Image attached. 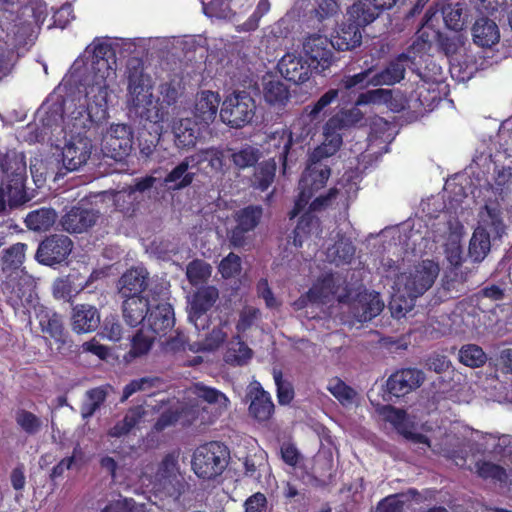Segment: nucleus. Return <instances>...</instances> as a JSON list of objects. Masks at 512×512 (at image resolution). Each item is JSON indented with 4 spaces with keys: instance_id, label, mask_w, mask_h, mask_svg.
Listing matches in <instances>:
<instances>
[{
    "instance_id": "19",
    "label": "nucleus",
    "mask_w": 512,
    "mask_h": 512,
    "mask_svg": "<svg viewBox=\"0 0 512 512\" xmlns=\"http://www.w3.org/2000/svg\"><path fill=\"white\" fill-rule=\"evenodd\" d=\"M340 283V277L327 274L319 279L309 290L307 296L299 299L295 305L297 308H302L305 306L306 300L311 302L326 303L331 301L333 298H336L339 302H343L345 295L339 292Z\"/></svg>"
},
{
    "instance_id": "49",
    "label": "nucleus",
    "mask_w": 512,
    "mask_h": 512,
    "mask_svg": "<svg viewBox=\"0 0 512 512\" xmlns=\"http://www.w3.org/2000/svg\"><path fill=\"white\" fill-rule=\"evenodd\" d=\"M106 396V391L100 386L88 390L81 405L82 416L91 417L103 404Z\"/></svg>"
},
{
    "instance_id": "30",
    "label": "nucleus",
    "mask_w": 512,
    "mask_h": 512,
    "mask_svg": "<svg viewBox=\"0 0 512 512\" xmlns=\"http://www.w3.org/2000/svg\"><path fill=\"white\" fill-rule=\"evenodd\" d=\"M294 122L290 129L281 128L272 133L269 137L268 144L278 150L279 161L282 162L284 171L287 166V156L289 149L295 143L303 142L308 136H299L294 133Z\"/></svg>"
},
{
    "instance_id": "13",
    "label": "nucleus",
    "mask_w": 512,
    "mask_h": 512,
    "mask_svg": "<svg viewBox=\"0 0 512 512\" xmlns=\"http://www.w3.org/2000/svg\"><path fill=\"white\" fill-rule=\"evenodd\" d=\"M315 31L306 32L301 39L303 54L307 57L310 65L317 73L328 70L335 62L333 48L330 38L324 32L327 25L312 27Z\"/></svg>"
},
{
    "instance_id": "39",
    "label": "nucleus",
    "mask_w": 512,
    "mask_h": 512,
    "mask_svg": "<svg viewBox=\"0 0 512 512\" xmlns=\"http://www.w3.org/2000/svg\"><path fill=\"white\" fill-rule=\"evenodd\" d=\"M196 157H186L179 163L164 179L166 184H172L173 189H182L190 185L194 178V173L188 172V168L194 167Z\"/></svg>"
},
{
    "instance_id": "2",
    "label": "nucleus",
    "mask_w": 512,
    "mask_h": 512,
    "mask_svg": "<svg viewBox=\"0 0 512 512\" xmlns=\"http://www.w3.org/2000/svg\"><path fill=\"white\" fill-rule=\"evenodd\" d=\"M340 120L330 117L323 127L324 141L310 155V164L299 183L300 193L290 219L295 218L306 207L314 192L323 188L330 177V169L322 160L333 156L341 147L343 140L340 134Z\"/></svg>"
},
{
    "instance_id": "38",
    "label": "nucleus",
    "mask_w": 512,
    "mask_h": 512,
    "mask_svg": "<svg viewBox=\"0 0 512 512\" xmlns=\"http://www.w3.org/2000/svg\"><path fill=\"white\" fill-rule=\"evenodd\" d=\"M156 181V178L147 176L138 180L134 186H130L128 189L117 191L114 195V202L118 209H128V205L132 204L136 200L135 194L137 192H144L150 189Z\"/></svg>"
},
{
    "instance_id": "34",
    "label": "nucleus",
    "mask_w": 512,
    "mask_h": 512,
    "mask_svg": "<svg viewBox=\"0 0 512 512\" xmlns=\"http://www.w3.org/2000/svg\"><path fill=\"white\" fill-rule=\"evenodd\" d=\"M263 97L268 104L282 107L289 101L290 93L280 79L268 75L263 78Z\"/></svg>"
},
{
    "instance_id": "33",
    "label": "nucleus",
    "mask_w": 512,
    "mask_h": 512,
    "mask_svg": "<svg viewBox=\"0 0 512 512\" xmlns=\"http://www.w3.org/2000/svg\"><path fill=\"white\" fill-rule=\"evenodd\" d=\"M12 287V292L23 303L34 305L37 297L35 293L36 281L23 269L16 271V277L8 283Z\"/></svg>"
},
{
    "instance_id": "3",
    "label": "nucleus",
    "mask_w": 512,
    "mask_h": 512,
    "mask_svg": "<svg viewBox=\"0 0 512 512\" xmlns=\"http://www.w3.org/2000/svg\"><path fill=\"white\" fill-rule=\"evenodd\" d=\"M66 115L63 118L65 144L62 148L61 161L67 171H76L84 166L92 153V142L84 135V132L90 128L92 123L103 121L104 119L91 118L84 126L77 125L78 116L89 112L88 105H83L81 99L77 104H64Z\"/></svg>"
},
{
    "instance_id": "5",
    "label": "nucleus",
    "mask_w": 512,
    "mask_h": 512,
    "mask_svg": "<svg viewBox=\"0 0 512 512\" xmlns=\"http://www.w3.org/2000/svg\"><path fill=\"white\" fill-rule=\"evenodd\" d=\"M123 316L130 326L143 323L154 333H166L174 325L171 305L155 295L126 298Z\"/></svg>"
},
{
    "instance_id": "14",
    "label": "nucleus",
    "mask_w": 512,
    "mask_h": 512,
    "mask_svg": "<svg viewBox=\"0 0 512 512\" xmlns=\"http://www.w3.org/2000/svg\"><path fill=\"white\" fill-rule=\"evenodd\" d=\"M255 109V101L247 92L235 91L224 99L219 115L223 123L240 128L252 120Z\"/></svg>"
},
{
    "instance_id": "7",
    "label": "nucleus",
    "mask_w": 512,
    "mask_h": 512,
    "mask_svg": "<svg viewBox=\"0 0 512 512\" xmlns=\"http://www.w3.org/2000/svg\"><path fill=\"white\" fill-rule=\"evenodd\" d=\"M152 88V81L148 75L139 70L131 72L128 80L127 107L130 114L159 125L165 120L167 113L154 97Z\"/></svg>"
},
{
    "instance_id": "29",
    "label": "nucleus",
    "mask_w": 512,
    "mask_h": 512,
    "mask_svg": "<svg viewBox=\"0 0 512 512\" xmlns=\"http://www.w3.org/2000/svg\"><path fill=\"white\" fill-rule=\"evenodd\" d=\"M201 127L203 126L197 120L190 118L175 121L172 131L176 146L182 149L194 147L200 137Z\"/></svg>"
},
{
    "instance_id": "42",
    "label": "nucleus",
    "mask_w": 512,
    "mask_h": 512,
    "mask_svg": "<svg viewBox=\"0 0 512 512\" xmlns=\"http://www.w3.org/2000/svg\"><path fill=\"white\" fill-rule=\"evenodd\" d=\"M251 357L252 350L239 337L229 342L224 354L225 362L235 366L246 364Z\"/></svg>"
},
{
    "instance_id": "55",
    "label": "nucleus",
    "mask_w": 512,
    "mask_h": 512,
    "mask_svg": "<svg viewBox=\"0 0 512 512\" xmlns=\"http://www.w3.org/2000/svg\"><path fill=\"white\" fill-rule=\"evenodd\" d=\"M447 260L452 266H459L462 263V246L461 234L459 232H451L445 243L444 249Z\"/></svg>"
},
{
    "instance_id": "44",
    "label": "nucleus",
    "mask_w": 512,
    "mask_h": 512,
    "mask_svg": "<svg viewBox=\"0 0 512 512\" xmlns=\"http://www.w3.org/2000/svg\"><path fill=\"white\" fill-rule=\"evenodd\" d=\"M415 297H410L405 291L393 285V294L389 303V309L394 318H402L410 312L415 303Z\"/></svg>"
},
{
    "instance_id": "62",
    "label": "nucleus",
    "mask_w": 512,
    "mask_h": 512,
    "mask_svg": "<svg viewBox=\"0 0 512 512\" xmlns=\"http://www.w3.org/2000/svg\"><path fill=\"white\" fill-rule=\"evenodd\" d=\"M512 386H485V396L492 401L512 403Z\"/></svg>"
},
{
    "instance_id": "41",
    "label": "nucleus",
    "mask_w": 512,
    "mask_h": 512,
    "mask_svg": "<svg viewBox=\"0 0 512 512\" xmlns=\"http://www.w3.org/2000/svg\"><path fill=\"white\" fill-rule=\"evenodd\" d=\"M376 410L386 422L393 425L398 433L403 434L407 432V429L409 428V421L408 415L404 409L396 408L390 404H377Z\"/></svg>"
},
{
    "instance_id": "20",
    "label": "nucleus",
    "mask_w": 512,
    "mask_h": 512,
    "mask_svg": "<svg viewBox=\"0 0 512 512\" xmlns=\"http://www.w3.org/2000/svg\"><path fill=\"white\" fill-rule=\"evenodd\" d=\"M71 250L72 242L69 237L53 235L39 245L36 259L42 264L52 266L63 262Z\"/></svg>"
},
{
    "instance_id": "46",
    "label": "nucleus",
    "mask_w": 512,
    "mask_h": 512,
    "mask_svg": "<svg viewBox=\"0 0 512 512\" xmlns=\"http://www.w3.org/2000/svg\"><path fill=\"white\" fill-rule=\"evenodd\" d=\"M212 270V266L206 261L195 259L187 265L186 276L190 284L197 286L208 281Z\"/></svg>"
},
{
    "instance_id": "45",
    "label": "nucleus",
    "mask_w": 512,
    "mask_h": 512,
    "mask_svg": "<svg viewBox=\"0 0 512 512\" xmlns=\"http://www.w3.org/2000/svg\"><path fill=\"white\" fill-rule=\"evenodd\" d=\"M229 322L223 320L219 326L214 327L209 334L205 336L203 340L198 342L197 350L201 351H213L220 347L225 341L228 335Z\"/></svg>"
},
{
    "instance_id": "16",
    "label": "nucleus",
    "mask_w": 512,
    "mask_h": 512,
    "mask_svg": "<svg viewBox=\"0 0 512 512\" xmlns=\"http://www.w3.org/2000/svg\"><path fill=\"white\" fill-rule=\"evenodd\" d=\"M133 131L127 124H111L102 136L101 150L103 154L114 160L121 161L132 151Z\"/></svg>"
},
{
    "instance_id": "25",
    "label": "nucleus",
    "mask_w": 512,
    "mask_h": 512,
    "mask_svg": "<svg viewBox=\"0 0 512 512\" xmlns=\"http://www.w3.org/2000/svg\"><path fill=\"white\" fill-rule=\"evenodd\" d=\"M383 308L384 302L379 293L366 291L359 293L357 299L349 305L353 318L360 323L370 321L379 315Z\"/></svg>"
},
{
    "instance_id": "32",
    "label": "nucleus",
    "mask_w": 512,
    "mask_h": 512,
    "mask_svg": "<svg viewBox=\"0 0 512 512\" xmlns=\"http://www.w3.org/2000/svg\"><path fill=\"white\" fill-rule=\"evenodd\" d=\"M100 324V315L96 307L89 304H80L74 307L72 314V327L77 333L94 331Z\"/></svg>"
},
{
    "instance_id": "17",
    "label": "nucleus",
    "mask_w": 512,
    "mask_h": 512,
    "mask_svg": "<svg viewBox=\"0 0 512 512\" xmlns=\"http://www.w3.org/2000/svg\"><path fill=\"white\" fill-rule=\"evenodd\" d=\"M297 6L303 11V22L307 27H322L340 9L336 0H299Z\"/></svg>"
},
{
    "instance_id": "47",
    "label": "nucleus",
    "mask_w": 512,
    "mask_h": 512,
    "mask_svg": "<svg viewBox=\"0 0 512 512\" xmlns=\"http://www.w3.org/2000/svg\"><path fill=\"white\" fill-rule=\"evenodd\" d=\"M192 157H196L195 165L198 166L201 163L207 161L208 166L214 172H222L224 168L225 155L224 151L220 148L211 147L205 150H200Z\"/></svg>"
},
{
    "instance_id": "63",
    "label": "nucleus",
    "mask_w": 512,
    "mask_h": 512,
    "mask_svg": "<svg viewBox=\"0 0 512 512\" xmlns=\"http://www.w3.org/2000/svg\"><path fill=\"white\" fill-rule=\"evenodd\" d=\"M270 10V3L268 0H259L256 10L252 14V16L242 24L241 29L244 31H252L255 30L258 25L261 17L267 14Z\"/></svg>"
},
{
    "instance_id": "6",
    "label": "nucleus",
    "mask_w": 512,
    "mask_h": 512,
    "mask_svg": "<svg viewBox=\"0 0 512 512\" xmlns=\"http://www.w3.org/2000/svg\"><path fill=\"white\" fill-rule=\"evenodd\" d=\"M429 47L430 44L426 40L416 41L407 54L399 55L380 73L372 75V70L367 69L358 74L343 77L341 85L345 90L355 87L365 88L368 85H393L404 78L406 67L417 64V57L427 52Z\"/></svg>"
},
{
    "instance_id": "4",
    "label": "nucleus",
    "mask_w": 512,
    "mask_h": 512,
    "mask_svg": "<svg viewBox=\"0 0 512 512\" xmlns=\"http://www.w3.org/2000/svg\"><path fill=\"white\" fill-rule=\"evenodd\" d=\"M357 191L358 175L353 171H349L342 176L340 181L329 191L327 196L315 198L309 206V211L301 216L294 230V245L302 247L304 243H307L308 246L313 244L314 248L312 250L314 251L318 246L321 229L318 220L315 219L310 212L328 206L331 200L337 196H339L341 200L347 201L352 198Z\"/></svg>"
},
{
    "instance_id": "59",
    "label": "nucleus",
    "mask_w": 512,
    "mask_h": 512,
    "mask_svg": "<svg viewBox=\"0 0 512 512\" xmlns=\"http://www.w3.org/2000/svg\"><path fill=\"white\" fill-rule=\"evenodd\" d=\"M231 159L236 167L245 169L253 166L259 160V151L254 147L246 146L231 153Z\"/></svg>"
},
{
    "instance_id": "27",
    "label": "nucleus",
    "mask_w": 512,
    "mask_h": 512,
    "mask_svg": "<svg viewBox=\"0 0 512 512\" xmlns=\"http://www.w3.org/2000/svg\"><path fill=\"white\" fill-rule=\"evenodd\" d=\"M250 404L248 411L250 416L258 422L268 421L274 413V404L271 396L263 389V386H255L248 393Z\"/></svg>"
},
{
    "instance_id": "58",
    "label": "nucleus",
    "mask_w": 512,
    "mask_h": 512,
    "mask_svg": "<svg viewBox=\"0 0 512 512\" xmlns=\"http://www.w3.org/2000/svg\"><path fill=\"white\" fill-rule=\"evenodd\" d=\"M241 270V258L232 252L224 257L218 265V272L224 279H230L238 276L241 273Z\"/></svg>"
},
{
    "instance_id": "48",
    "label": "nucleus",
    "mask_w": 512,
    "mask_h": 512,
    "mask_svg": "<svg viewBox=\"0 0 512 512\" xmlns=\"http://www.w3.org/2000/svg\"><path fill=\"white\" fill-rule=\"evenodd\" d=\"M14 418L17 426L28 435H35L42 429L41 418L26 409H17Z\"/></svg>"
},
{
    "instance_id": "40",
    "label": "nucleus",
    "mask_w": 512,
    "mask_h": 512,
    "mask_svg": "<svg viewBox=\"0 0 512 512\" xmlns=\"http://www.w3.org/2000/svg\"><path fill=\"white\" fill-rule=\"evenodd\" d=\"M355 253V248L349 239L341 237L332 246L327 247L326 258L336 265L348 264Z\"/></svg>"
},
{
    "instance_id": "53",
    "label": "nucleus",
    "mask_w": 512,
    "mask_h": 512,
    "mask_svg": "<svg viewBox=\"0 0 512 512\" xmlns=\"http://www.w3.org/2000/svg\"><path fill=\"white\" fill-rule=\"evenodd\" d=\"M424 373L417 368H404L391 374L386 384H421L424 382Z\"/></svg>"
},
{
    "instance_id": "60",
    "label": "nucleus",
    "mask_w": 512,
    "mask_h": 512,
    "mask_svg": "<svg viewBox=\"0 0 512 512\" xmlns=\"http://www.w3.org/2000/svg\"><path fill=\"white\" fill-rule=\"evenodd\" d=\"M390 90L387 89H375L371 91H367L365 93H361L357 100L356 105H366V104H376V103H382L387 102L390 99Z\"/></svg>"
},
{
    "instance_id": "61",
    "label": "nucleus",
    "mask_w": 512,
    "mask_h": 512,
    "mask_svg": "<svg viewBox=\"0 0 512 512\" xmlns=\"http://www.w3.org/2000/svg\"><path fill=\"white\" fill-rule=\"evenodd\" d=\"M476 467L478 475L484 479L502 480L505 476V469L492 462H477Z\"/></svg>"
},
{
    "instance_id": "57",
    "label": "nucleus",
    "mask_w": 512,
    "mask_h": 512,
    "mask_svg": "<svg viewBox=\"0 0 512 512\" xmlns=\"http://www.w3.org/2000/svg\"><path fill=\"white\" fill-rule=\"evenodd\" d=\"M26 244L16 243L5 250L3 256L4 269H19L25 259Z\"/></svg>"
},
{
    "instance_id": "56",
    "label": "nucleus",
    "mask_w": 512,
    "mask_h": 512,
    "mask_svg": "<svg viewBox=\"0 0 512 512\" xmlns=\"http://www.w3.org/2000/svg\"><path fill=\"white\" fill-rule=\"evenodd\" d=\"M102 512H146V507L144 504H138L133 498L120 496L109 501Z\"/></svg>"
},
{
    "instance_id": "8",
    "label": "nucleus",
    "mask_w": 512,
    "mask_h": 512,
    "mask_svg": "<svg viewBox=\"0 0 512 512\" xmlns=\"http://www.w3.org/2000/svg\"><path fill=\"white\" fill-rule=\"evenodd\" d=\"M502 210L497 202L487 203L478 214V225L469 243L468 253L475 262H481L491 248V239H501L505 234Z\"/></svg>"
},
{
    "instance_id": "18",
    "label": "nucleus",
    "mask_w": 512,
    "mask_h": 512,
    "mask_svg": "<svg viewBox=\"0 0 512 512\" xmlns=\"http://www.w3.org/2000/svg\"><path fill=\"white\" fill-rule=\"evenodd\" d=\"M263 209L251 205L238 210L234 219L236 226L230 231L228 238L233 247H242L246 243V234L253 231L261 221Z\"/></svg>"
},
{
    "instance_id": "22",
    "label": "nucleus",
    "mask_w": 512,
    "mask_h": 512,
    "mask_svg": "<svg viewBox=\"0 0 512 512\" xmlns=\"http://www.w3.org/2000/svg\"><path fill=\"white\" fill-rule=\"evenodd\" d=\"M279 73L287 80L302 84L310 79L312 65L295 51L285 53L278 61Z\"/></svg>"
},
{
    "instance_id": "36",
    "label": "nucleus",
    "mask_w": 512,
    "mask_h": 512,
    "mask_svg": "<svg viewBox=\"0 0 512 512\" xmlns=\"http://www.w3.org/2000/svg\"><path fill=\"white\" fill-rule=\"evenodd\" d=\"M146 414L143 406H134L127 410L124 418L115 423L113 427L108 430V436L112 438H120L131 432V430L140 423Z\"/></svg>"
},
{
    "instance_id": "10",
    "label": "nucleus",
    "mask_w": 512,
    "mask_h": 512,
    "mask_svg": "<svg viewBox=\"0 0 512 512\" xmlns=\"http://www.w3.org/2000/svg\"><path fill=\"white\" fill-rule=\"evenodd\" d=\"M27 168L24 155L16 151L8 152L0 160V212L6 203L16 205L23 199Z\"/></svg>"
},
{
    "instance_id": "52",
    "label": "nucleus",
    "mask_w": 512,
    "mask_h": 512,
    "mask_svg": "<svg viewBox=\"0 0 512 512\" xmlns=\"http://www.w3.org/2000/svg\"><path fill=\"white\" fill-rule=\"evenodd\" d=\"M276 171L274 159L261 163L255 172L253 183L261 190H266L273 182Z\"/></svg>"
},
{
    "instance_id": "51",
    "label": "nucleus",
    "mask_w": 512,
    "mask_h": 512,
    "mask_svg": "<svg viewBox=\"0 0 512 512\" xmlns=\"http://www.w3.org/2000/svg\"><path fill=\"white\" fill-rule=\"evenodd\" d=\"M145 331L141 329L132 339L130 357H139L145 355L152 347L155 334L152 330Z\"/></svg>"
},
{
    "instance_id": "15",
    "label": "nucleus",
    "mask_w": 512,
    "mask_h": 512,
    "mask_svg": "<svg viewBox=\"0 0 512 512\" xmlns=\"http://www.w3.org/2000/svg\"><path fill=\"white\" fill-rule=\"evenodd\" d=\"M338 95V89H330L313 105L305 107L300 116L294 120V133L300 137L314 135L327 116L329 106L337 99Z\"/></svg>"
},
{
    "instance_id": "43",
    "label": "nucleus",
    "mask_w": 512,
    "mask_h": 512,
    "mask_svg": "<svg viewBox=\"0 0 512 512\" xmlns=\"http://www.w3.org/2000/svg\"><path fill=\"white\" fill-rule=\"evenodd\" d=\"M56 218L57 214L53 209L41 208L30 212L25 218V223L31 230L45 231L53 226Z\"/></svg>"
},
{
    "instance_id": "9",
    "label": "nucleus",
    "mask_w": 512,
    "mask_h": 512,
    "mask_svg": "<svg viewBox=\"0 0 512 512\" xmlns=\"http://www.w3.org/2000/svg\"><path fill=\"white\" fill-rule=\"evenodd\" d=\"M386 277L395 276L394 285L400 291H405L410 297L418 298L423 295L434 283L439 274V266L432 260H423L407 270L396 275L398 266L392 259L383 261Z\"/></svg>"
},
{
    "instance_id": "21",
    "label": "nucleus",
    "mask_w": 512,
    "mask_h": 512,
    "mask_svg": "<svg viewBox=\"0 0 512 512\" xmlns=\"http://www.w3.org/2000/svg\"><path fill=\"white\" fill-rule=\"evenodd\" d=\"M347 20L353 23L339 25L330 35L331 46L338 51H348L359 46L362 42L360 27L368 24L359 23L356 17L349 15V10L347 11Z\"/></svg>"
},
{
    "instance_id": "23",
    "label": "nucleus",
    "mask_w": 512,
    "mask_h": 512,
    "mask_svg": "<svg viewBox=\"0 0 512 512\" xmlns=\"http://www.w3.org/2000/svg\"><path fill=\"white\" fill-rule=\"evenodd\" d=\"M219 297L218 289L214 286H206L199 289L190 302L189 320L198 330L204 328L207 323L206 312L214 305Z\"/></svg>"
},
{
    "instance_id": "37",
    "label": "nucleus",
    "mask_w": 512,
    "mask_h": 512,
    "mask_svg": "<svg viewBox=\"0 0 512 512\" xmlns=\"http://www.w3.org/2000/svg\"><path fill=\"white\" fill-rule=\"evenodd\" d=\"M442 17L446 27L455 32L466 26L467 10L462 2H449L442 7Z\"/></svg>"
},
{
    "instance_id": "28",
    "label": "nucleus",
    "mask_w": 512,
    "mask_h": 512,
    "mask_svg": "<svg viewBox=\"0 0 512 512\" xmlns=\"http://www.w3.org/2000/svg\"><path fill=\"white\" fill-rule=\"evenodd\" d=\"M471 33L474 44L482 48H491L500 41L498 25L487 17L476 19L471 28Z\"/></svg>"
},
{
    "instance_id": "35",
    "label": "nucleus",
    "mask_w": 512,
    "mask_h": 512,
    "mask_svg": "<svg viewBox=\"0 0 512 512\" xmlns=\"http://www.w3.org/2000/svg\"><path fill=\"white\" fill-rule=\"evenodd\" d=\"M396 1L397 0H372L373 8L359 1L349 8V15L356 17L359 23H371L377 18L379 11L390 9L394 6Z\"/></svg>"
},
{
    "instance_id": "31",
    "label": "nucleus",
    "mask_w": 512,
    "mask_h": 512,
    "mask_svg": "<svg viewBox=\"0 0 512 512\" xmlns=\"http://www.w3.org/2000/svg\"><path fill=\"white\" fill-rule=\"evenodd\" d=\"M98 219V214L91 209L76 207L71 209L61 221L67 232L81 233L93 226Z\"/></svg>"
},
{
    "instance_id": "1",
    "label": "nucleus",
    "mask_w": 512,
    "mask_h": 512,
    "mask_svg": "<svg viewBox=\"0 0 512 512\" xmlns=\"http://www.w3.org/2000/svg\"><path fill=\"white\" fill-rule=\"evenodd\" d=\"M133 47L131 39L97 38L86 48L84 96L80 99L83 105H88L89 112L78 116L77 125L84 126L91 118L106 119L111 99L110 85L116 78V53L121 49L131 52Z\"/></svg>"
},
{
    "instance_id": "11",
    "label": "nucleus",
    "mask_w": 512,
    "mask_h": 512,
    "mask_svg": "<svg viewBox=\"0 0 512 512\" xmlns=\"http://www.w3.org/2000/svg\"><path fill=\"white\" fill-rule=\"evenodd\" d=\"M229 461V448L222 442L210 441L196 448L191 465L197 477L213 480L225 471Z\"/></svg>"
},
{
    "instance_id": "12",
    "label": "nucleus",
    "mask_w": 512,
    "mask_h": 512,
    "mask_svg": "<svg viewBox=\"0 0 512 512\" xmlns=\"http://www.w3.org/2000/svg\"><path fill=\"white\" fill-rule=\"evenodd\" d=\"M177 460L170 454L157 464L154 475L149 476V486L156 497L176 502L184 492V483L178 477Z\"/></svg>"
},
{
    "instance_id": "24",
    "label": "nucleus",
    "mask_w": 512,
    "mask_h": 512,
    "mask_svg": "<svg viewBox=\"0 0 512 512\" xmlns=\"http://www.w3.org/2000/svg\"><path fill=\"white\" fill-rule=\"evenodd\" d=\"M220 102L218 92L201 90L196 94L192 112L199 124L208 127L215 120Z\"/></svg>"
},
{
    "instance_id": "54",
    "label": "nucleus",
    "mask_w": 512,
    "mask_h": 512,
    "mask_svg": "<svg viewBox=\"0 0 512 512\" xmlns=\"http://www.w3.org/2000/svg\"><path fill=\"white\" fill-rule=\"evenodd\" d=\"M459 360L466 366L479 367L486 362L487 357L481 347L469 344L460 349Z\"/></svg>"
},
{
    "instance_id": "50",
    "label": "nucleus",
    "mask_w": 512,
    "mask_h": 512,
    "mask_svg": "<svg viewBox=\"0 0 512 512\" xmlns=\"http://www.w3.org/2000/svg\"><path fill=\"white\" fill-rule=\"evenodd\" d=\"M37 317L39 318V324L44 333H47L57 340L61 339L63 325L58 315L50 314L48 311L40 308L39 312H37Z\"/></svg>"
},
{
    "instance_id": "64",
    "label": "nucleus",
    "mask_w": 512,
    "mask_h": 512,
    "mask_svg": "<svg viewBox=\"0 0 512 512\" xmlns=\"http://www.w3.org/2000/svg\"><path fill=\"white\" fill-rule=\"evenodd\" d=\"M330 393L344 406L354 402L357 392L352 386H327Z\"/></svg>"
},
{
    "instance_id": "26",
    "label": "nucleus",
    "mask_w": 512,
    "mask_h": 512,
    "mask_svg": "<svg viewBox=\"0 0 512 512\" xmlns=\"http://www.w3.org/2000/svg\"><path fill=\"white\" fill-rule=\"evenodd\" d=\"M148 273L144 268L128 270L119 280V292L125 298L153 295L147 289Z\"/></svg>"
}]
</instances>
